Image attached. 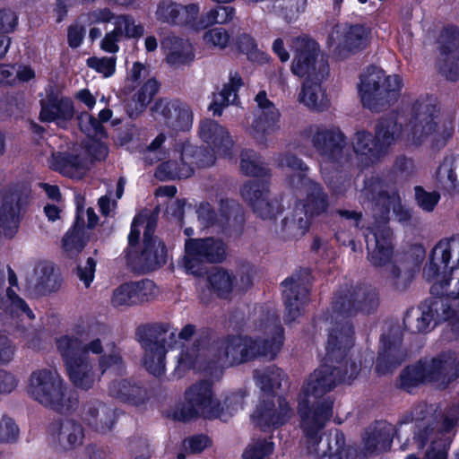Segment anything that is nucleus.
<instances>
[{"label": "nucleus", "instance_id": "34", "mask_svg": "<svg viewBox=\"0 0 459 459\" xmlns=\"http://www.w3.org/2000/svg\"><path fill=\"white\" fill-rule=\"evenodd\" d=\"M212 368L211 356L208 355V347L200 348L199 343H193L191 346L184 347L178 357V365L175 368V374L182 377L191 368L207 370Z\"/></svg>", "mask_w": 459, "mask_h": 459}, {"label": "nucleus", "instance_id": "39", "mask_svg": "<svg viewBox=\"0 0 459 459\" xmlns=\"http://www.w3.org/2000/svg\"><path fill=\"white\" fill-rule=\"evenodd\" d=\"M28 283L36 292L42 295L56 291L61 286V281L55 273L52 264L48 262H39L36 264Z\"/></svg>", "mask_w": 459, "mask_h": 459}, {"label": "nucleus", "instance_id": "47", "mask_svg": "<svg viewBox=\"0 0 459 459\" xmlns=\"http://www.w3.org/2000/svg\"><path fill=\"white\" fill-rule=\"evenodd\" d=\"M436 176L442 186L459 192V155H446L437 169Z\"/></svg>", "mask_w": 459, "mask_h": 459}, {"label": "nucleus", "instance_id": "18", "mask_svg": "<svg viewBox=\"0 0 459 459\" xmlns=\"http://www.w3.org/2000/svg\"><path fill=\"white\" fill-rule=\"evenodd\" d=\"M333 400L327 396L310 406V401L298 400L299 427L306 438L307 446L316 441L321 431L333 416Z\"/></svg>", "mask_w": 459, "mask_h": 459}, {"label": "nucleus", "instance_id": "54", "mask_svg": "<svg viewBox=\"0 0 459 459\" xmlns=\"http://www.w3.org/2000/svg\"><path fill=\"white\" fill-rule=\"evenodd\" d=\"M141 255L146 268L154 270L164 264L167 261V250L164 243L160 239L147 241Z\"/></svg>", "mask_w": 459, "mask_h": 459}, {"label": "nucleus", "instance_id": "61", "mask_svg": "<svg viewBox=\"0 0 459 459\" xmlns=\"http://www.w3.org/2000/svg\"><path fill=\"white\" fill-rule=\"evenodd\" d=\"M114 25L120 27V31L126 38H140L144 33V28L130 15H118L115 18Z\"/></svg>", "mask_w": 459, "mask_h": 459}, {"label": "nucleus", "instance_id": "20", "mask_svg": "<svg viewBox=\"0 0 459 459\" xmlns=\"http://www.w3.org/2000/svg\"><path fill=\"white\" fill-rule=\"evenodd\" d=\"M80 416L91 430L100 435L110 433L118 419L115 408L97 398H88L82 402Z\"/></svg>", "mask_w": 459, "mask_h": 459}, {"label": "nucleus", "instance_id": "16", "mask_svg": "<svg viewBox=\"0 0 459 459\" xmlns=\"http://www.w3.org/2000/svg\"><path fill=\"white\" fill-rule=\"evenodd\" d=\"M378 297L374 288L358 284L340 291L332 303V311L346 318L369 314L377 309Z\"/></svg>", "mask_w": 459, "mask_h": 459}, {"label": "nucleus", "instance_id": "62", "mask_svg": "<svg viewBox=\"0 0 459 459\" xmlns=\"http://www.w3.org/2000/svg\"><path fill=\"white\" fill-rule=\"evenodd\" d=\"M413 279V273L411 269L392 265L388 275L390 283L398 290H406Z\"/></svg>", "mask_w": 459, "mask_h": 459}, {"label": "nucleus", "instance_id": "23", "mask_svg": "<svg viewBox=\"0 0 459 459\" xmlns=\"http://www.w3.org/2000/svg\"><path fill=\"white\" fill-rule=\"evenodd\" d=\"M241 195L252 206L255 213L263 220H273L281 212L282 207L272 195L268 186L259 182H249L243 186Z\"/></svg>", "mask_w": 459, "mask_h": 459}, {"label": "nucleus", "instance_id": "52", "mask_svg": "<svg viewBox=\"0 0 459 459\" xmlns=\"http://www.w3.org/2000/svg\"><path fill=\"white\" fill-rule=\"evenodd\" d=\"M254 377L263 392L271 394L281 388L286 375L280 368L272 366L262 370H255Z\"/></svg>", "mask_w": 459, "mask_h": 459}, {"label": "nucleus", "instance_id": "42", "mask_svg": "<svg viewBox=\"0 0 459 459\" xmlns=\"http://www.w3.org/2000/svg\"><path fill=\"white\" fill-rule=\"evenodd\" d=\"M4 286L5 275L4 272H0V308L12 315H26L29 319H33L34 314L27 303L11 287Z\"/></svg>", "mask_w": 459, "mask_h": 459}, {"label": "nucleus", "instance_id": "26", "mask_svg": "<svg viewBox=\"0 0 459 459\" xmlns=\"http://www.w3.org/2000/svg\"><path fill=\"white\" fill-rule=\"evenodd\" d=\"M21 192L17 186L0 191V242L12 239L19 229Z\"/></svg>", "mask_w": 459, "mask_h": 459}, {"label": "nucleus", "instance_id": "32", "mask_svg": "<svg viewBox=\"0 0 459 459\" xmlns=\"http://www.w3.org/2000/svg\"><path fill=\"white\" fill-rule=\"evenodd\" d=\"M351 145L356 158L363 166L377 164L385 157L375 135L367 130L356 131L351 137Z\"/></svg>", "mask_w": 459, "mask_h": 459}, {"label": "nucleus", "instance_id": "60", "mask_svg": "<svg viewBox=\"0 0 459 459\" xmlns=\"http://www.w3.org/2000/svg\"><path fill=\"white\" fill-rule=\"evenodd\" d=\"M235 16V9L231 6L219 5L208 11L203 18V26L225 24L230 22Z\"/></svg>", "mask_w": 459, "mask_h": 459}, {"label": "nucleus", "instance_id": "29", "mask_svg": "<svg viewBox=\"0 0 459 459\" xmlns=\"http://www.w3.org/2000/svg\"><path fill=\"white\" fill-rule=\"evenodd\" d=\"M383 345L379 351L376 370L382 375L399 367L406 359L407 351L402 346V333L399 328L393 329L387 336H383Z\"/></svg>", "mask_w": 459, "mask_h": 459}, {"label": "nucleus", "instance_id": "35", "mask_svg": "<svg viewBox=\"0 0 459 459\" xmlns=\"http://www.w3.org/2000/svg\"><path fill=\"white\" fill-rule=\"evenodd\" d=\"M219 230L229 235H238L245 223L242 206L233 199H221L219 206Z\"/></svg>", "mask_w": 459, "mask_h": 459}, {"label": "nucleus", "instance_id": "8", "mask_svg": "<svg viewBox=\"0 0 459 459\" xmlns=\"http://www.w3.org/2000/svg\"><path fill=\"white\" fill-rule=\"evenodd\" d=\"M360 370L356 362H348L339 366L333 363L325 364L316 368L303 383L298 400L310 401V398L320 401L341 383H351Z\"/></svg>", "mask_w": 459, "mask_h": 459}, {"label": "nucleus", "instance_id": "13", "mask_svg": "<svg viewBox=\"0 0 459 459\" xmlns=\"http://www.w3.org/2000/svg\"><path fill=\"white\" fill-rule=\"evenodd\" d=\"M291 47L294 59L291 65L292 73L305 80H325L329 69L327 61L321 56L316 41L307 36L293 38Z\"/></svg>", "mask_w": 459, "mask_h": 459}, {"label": "nucleus", "instance_id": "9", "mask_svg": "<svg viewBox=\"0 0 459 459\" xmlns=\"http://www.w3.org/2000/svg\"><path fill=\"white\" fill-rule=\"evenodd\" d=\"M174 418L181 421L197 418L227 420L223 408L214 396L212 385L207 380L196 382L186 389L184 403L175 411Z\"/></svg>", "mask_w": 459, "mask_h": 459}, {"label": "nucleus", "instance_id": "58", "mask_svg": "<svg viewBox=\"0 0 459 459\" xmlns=\"http://www.w3.org/2000/svg\"><path fill=\"white\" fill-rule=\"evenodd\" d=\"M80 130L91 139H103L106 132L102 124L91 114L84 111L77 117Z\"/></svg>", "mask_w": 459, "mask_h": 459}, {"label": "nucleus", "instance_id": "63", "mask_svg": "<svg viewBox=\"0 0 459 459\" xmlns=\"http://www.w3.org/2000/svg\"><path fill=\"white\" fill-rule=\"evenodd\" d=\"M273 451V442L264 439L256 440L245 450L243 459H265Z\"/></svg>", "mask_w": 459, "mask_h": 459}, {"label": "nucleus", "instance_id": "17", "mask_svg": "<svg viewBox=\"0 0 459 459\" xmlns=\"http://www.w3.org/2000/svg\"><path fill=\"white\" fill-rule=\"evenodd\" d=\"M328 319L330 326L325 347V359L329 363L339 366L348 362V369H350V363L354 362L347 359L348 353L354 344L353 325L348 318L338 316L333 311Z\"/></svg>", "mask_w": 459, "mask_h": 459}, {"label": "nucleus", "instance_id": "1", "mask_svg": "<svg viewBox=\"0 0 459 459\" xmlns=\"http://www.w3.org/2000/svg\"><path fill=\"white\" fill-rule=\"evenodd\" d=\"M359 199L371 211L374 219L369 228L373 238L366 237L368 260L373 266H385L391 261L394 250L393 234L387 225L390 210H393L400 221H408L411 214L402 204L397 190L388 186L376 176L365 179Z\"/></svg>", "mask_w": 459, "mask_h": 459}, {"label": "nucleus", "instance_id": "27", "mask_svg": "<svg viewBox=\"0 0 459 459\" xmlns=\"http://www.w3.org/2000/svg\"><path fill=\"white\" fill-rule=\"evenodd\" d=\"M198 136L206 144L213 154L219 156H230L234 146V141L228 128L219 122L204 118L199 122Z\"/></svg>", "mask_w": 459, "mask_h": 459}, {"label": "nucleus", "instance_id": "48", "mask_svg": "<svg viewBox=\"0 0 459 459\" xmlns=\"http://www.w3.org/2000/svg\"><path fill=\"white\" fill-rule=\"evenodd\" d=\"M324 80H305L299 93V101L310 109L323 110L327 107V100L321 88Z\"/></svg>", "mask_w": 459, "mask_h": 459}, {"label": "nucleus", "instance_id": "44", "mask_svg": "<svg viewBox=\"0 0 459 459\" xmlns=\"http://www.w3.org/2000/svg\"><path fill=\"white\" fill-rule=\"evenodd\" d=\"M243 85L242 79L238 73L230 72V82L223 86V89L213 95V100L209 106V110L213 116H221L223 108L234 103L238 97V91Z\"/></svg>", "mask_w": 459, "mask_h": 459}, {"label": "nucleus", "instance_id": "31", "mask_svg": "<svg viewBox=\"0 0 459 459\" xmlns=\"http://www.w3.org/2000/svg\"><path fill=\"white\" fill-rule=\"evenodd\" d=\"M199 13L195 4L182 5L172 0H161L155 12L157 21L171 25H193Z\"/></svg>", "mask_w": 459, "mask_h": 459}, {"label": "nucleus", "instance_id": "37", "mask_svg": "<svg viewBox=\"0 0 459 459\" xmlns=\"http://www.w3.org/2000/svg\"><path fill=\"white\" fill-rule=\"evenodd\" d=\"M166 53V61L171 66H180L190 63L194 57L191 43L174 35L167 36L161 42Z\"/></svg>", "mask_w": 459, "mask_h": 459}, {"label": "nucleus", "instance_id": "28", "mask_svg": "<svg viewBox=\"0 0 459 459\" xmlns=\"http://www.w3.org/2000/svg\"><path fill=\"white\" fill-rule=\"evenodd\" d=\"M294 411L289 402L283 397L274 400H264L253 413L255 423L264 429L269 427H280L287 423L293 416Z\"/></svg>", "mask_w": 459, "mask_h": 459}, {"label": "nucleus", "instance_id": "25", "mask_svg": "<svg viewBox=\"0 0 459 459\" xmlns=\"http://www.w3.org/2000/svg\"><path fill=\"white\" fill-rule=\"evenodd\" d=\"M156 295V285L150 280L127 282L113 290L110 303L114 307L122 309L148 302Z\"/></svg>", "mask_w": 459, "mask_h": 459}, {"label": "nucleus", "instance_id": "19", "mask_svg": "<svg viewBox=\"0 0 459 459\" xmlns=\"http://www.w3.org/2000/svg\"><path fill=\"white\" fill-rule=\"evenodd\" d=\"M430 292L433 297L423 304L433 316L434 323L450 321L455 308L448 304L446 299H459V276H442L433 283Z\"/></svg>", "mask_w": 459, "mask_h": 459}, {"label": "nucleus", "instance_id": "45", "mask_svg": "<svg viewBox=\"0 0 459 459\" xmlns=\"http://www.w3.org/2000/svg\"><path fill=\"white\" fill-rule=\"evenodd\" d=\"M108 393L111 396L138 405L147 398L146 390L136 385H132L126 379H117L110 383Z\"/></svg>", "mask_w": 459, "mask_h": 459}, {"label": "nucleus", "instance_id": "38", "mask_svg": "<svg viewBox=\"0 0 459 459\" xmlns=\"http://www.w3.org/2000/svg\"><path fill=\"white\" fill-rule=\"evenodd\" d=\"M310 226V220L303 208L295 206L292 212L285 216L275 232L283 239L299 238L304 236Z\"/></svg>", "mask_w": 459, "mask_h": 459}, {"label": "nucleus", "instance_id": "22", "mask_svg": "<svg viewBox=\"0 0 459 459\" xmlns=\"http://www.w3.org/2000/svg\"><path fill=\"white\" fill-rule=\"evenodd\" d=\"M311 143L323 158L340 161L343 158L347 141L339 127L315 126L311 128Z\"/></svg>", "mask_w": 459, "mask_h": 459}, {"label": "nucleus", "instance_id": "46", "mask_svg": "<svg viewBox=\"0 0 459 459\" xmlns=\"http://www.w3.org/2000/svg\"><path fill=\"white\" fill-rule=\"evenodd\" d=\"M50 168L70 178H81L85 169L84 162L79 155L57 152L53 153Z\"/></svg>", "mask_w": 459, "mask_h": 459}, {"label": "nucleus", "instance_id": "3", "mask_svg": "<svg viewBox=\"0 0 459 459\" xmlns=\"http://www.w3.org/2000/svg\"><path fill=\"white\" fill-rule=\"evenodd\" d=\"M255 329L263 336L254 340L231 335L214 341L208 346V355L214 368L238 365L257 357L273 359L283 345V328L279 316L272 311H261Z\"/></svg>", "mask_w": 459, "mask_h": 459}, {"label": "nucleus", "instance_id": "2", "mask_svg": "<svg viewBox=\"0 0 459 459\" xmlns=\"http://www.w3.org/2000/svg\"><path fill=\"white\" fill-rule=\"evenodd\" d=\"M55 343L70 382L83 391L91 389L97 380L96 359L93 356L99 357L98 366L101 374L123 362L120 352L115 347L110 352H105L102 339L91 329L76 334L61 335L56 338Z\"/></svg>", "mask_w": 459, "mask_h": 459}, {"label": "nucleus", "instance_id": "43", "mask_svg": "<svg viewBox=\"0 0 459 459\" xmlns=\"http://www.w3.org/2000/svg\"><path fill=\"white\" fill-rule=\"evenodd\" d=\"M54 435L59 445L66 450L82 444L84 431L82 425L74 420H64L53 425Z\"/></svg>", "mask_w": 459, "mask_h": 459}, {"label": "nucleus", "instance_id": "15", "mask_svg": "<svg viewBox=\"0 0 459 459\" xmlns=\"http://www.w3.org/2000/svg\"><path fill=\"white\" fill-rule=\"evenodd\" d=\"M215 157L200 147L185 144L175 157L159 165L155 177L160 180L187 178L194 173V165L198 167L212 166Z\"/></svg>", "mask_w": 459, "mask_h": 459}, {"label": "nucleus", "instance_id": "12", "mask_svg": "<svg viewBox=\"0 0 459 459\" xmlns=\"http://www.w3.org/2000/svg\"><path fill=\"white\" fill-rule=\"evenodd\" d=\"M425 406H421L414 411V417L420 421L419 429L413 436L411 446L419 451H424L423 459H446L447 452L452 443L455 430L447 436H442L431 428L435 424L436 418L431 410L428 412Z\"/></svg>", "mask_w": 459, "mask_h": 459}, {"label": "nucleus", "instance_id": "11", "mask_svg": "<svg viewBox=\"0 0 459 459\" xmlns=\"http://www.w3.org/2000/svg\"><path fill=\"white\" fill-rule=\"evenodd\" d=\"M28 394L45 407L62 412L69 410L67 388L56 369L34 370L29 378Z\"/></svg>", "mask_w": 459, "mask_h": 459}, {"label": "nucleus", "instance_id": "50", "mask_svg": "<svg viewBox=\"0 0 459 459\" xmlns=\"http://www.w3.org/2000/svg\"><path fill=\"white\" fill-rule=\"evenodd\" d=\"M212 290L220 298L227 299L235 290L236 275L223 268H215L208 276Z\"/></svg>", "mask_w": 459, "mask_h": 459}, {"label": "nucleus", "instance_id": "4", "mask_svg": "<svg viewBox=\"0 0 459 459\" xmlns=\"http://www.w3.org/2000/svg\"><path fill=\"white\" fill-rule=\"evenodd\" d=\"M455 127V113L440 117L437 100L421 96L411 104L406 142L412 147L428 143L430 149L440 151L453 138Z\"/></svg>", "mask_w": 459, "mask_h": 459}, {"label": "nucleus", "instance_id": "53", "mask_svg": "<svg viewBox=\"0 0 459 459\" xmlns=\"http://www.w3.org/2000/svg\"><path fill=\"white\" fill-rule=\"evenodd\" d=\"M368 42V31L360 25L349 26L343 30L339 38V47L350 51L361 49Z\"/></svg>", "mask_w": 459, "mask_h": 459}, {"label": "nucleus", "instance_id": "40", "mask_svg": "<svg viewBox=\"0 0 459 459\" xmlns=\"http://www.w3.org/2000/svg\"><path fill=\"white\" fill-rule=\"evenodd\" d=\"M297 206L303 208L306 215L310 220L315 216H320L326 212L329 207V197L319 183L307 180L304 204H298Z\"/></svg>", "mask_w": 459, "mask_h": 459}, {"label": "nucleus", "instance_id": "30", "mask_svg": "<svg viewBox=\"0 0 459 459\" xmlns=\"http://www.w3.org/2000/svg\"><path fill=\"white\" fill-rule=\"evenodd\" d=\"M282 294L286 307L285 322L290 324L300 315L303 305L307 299V280L299 275H292L282 282Z\"/></svg>", "mask_w": 459, "mask_h": 459}, {"label": "nucleus", "instance_id": "55", "mask_svg": "<svg viewBox=\"0 0 459 459\" xmlns=\"http://www.w3.org/2000/svg\"><path fill=\"white\" fill-rule=\"evenodd\" d=\"M240 169L245 175L250 177H266L270 171L264 165L261 157L251 149H246L240 152Z\"/></svg>", "mask_w": 459, "mask_h": 459}, {"label": "nucleus", "instance_id": "10", "mask_svg": "<svg viewBox=\"0 0 459 459\" xmlns=\"http://www.w3.org/2000/svg\"><path fill=\"white\" fill-rule=\"evenodd\" d=\"M166 324L143 325L137 327L136 340L143 350V366L152 375L160 377L166 370L167 339L174 337Z\"/></svg>", "mask_w": 459, "mask_h": 459}, {"label": "nucleus", "instance_id": "57", "mask_svg": "<svg viewBox=\"0 0 459 459\" xmlns=\"http://www.w3.org/2000/svg\"><path fill=\"white\" fill-rule=\"evenodd\" d=\"M432 322H434L433 316L424 304L417 310L408 312L403 319L404 325L412 333L427 331Z\"/></svg>", "mask_w": 459, "mask_h": 459}, {"label": "nucleus", "instance_id": "21", "mask_svg": "<svg viewBox=\"0 0 459 459\" xmlns=\"http://www.w3.org/2000/svg\"><path fill=\"white\" fill-rule=\"evenodd\" d=\"M459 267V235L443 238L433 247L430 263L423 271L427 280L437 278L446 270L453 271ZM446 276L444 274L443 276Z\"/></svg>", "mask_w": 459, "mask_h": 459}, {"label": "nucleus", "instance_id": "41", "mask_svg": "<svg viewBox=\"0 0 459 459\" xmlns=\"http://www.w3.org/2000/svg\"><path fill=\"white\" fill-rule=\"evenodd\" d=\"M402 133L403 126L395 117H382L377 121L374 135L385 156L400 139Z\"/></svg>", "mask_w": 459, "mask_h": 459}, {"label": "nucleus", "instance_id": "59", "mask_svg": "<svg viewBox=\"0 0 459 459\" xmlns=\"http://www.w3.org/2000/svg\"><path fill=\"white\" fill-rule=\"evenodd\" d=\"M440 51L442 56L459 55V28L446 27L440 35Z\"/></svg>", "mask_w": 459, "mask_h": 459}, {"label": "nucleus", "instance_id": "51", "mask_svg": "<svg viewBox=\"0 0 459 459\" xmlns=\"http://www.w3.org/2000/svg\"><path fill=\"white\" fill-rule=\"evenodd\" d=\"M280 128L279 119L256 116L251 125V135L258 144L268 147L269 136L277 133Z\"/></svg>", "mask_w": 459, "mask_h": 459}, {"label": "nucleus", "instance_id": "24", "mask_svg": "<svg viewBox=\"0 0 459 459\" xmlns=\"http://www.w3.org/2000/svg\"><path fill=\"white\" fill-rule=\"evenodd\" d=\"M152 111L156 118L160 117L174 130L188 131L192 126L193 112L190 107L180 100H159L154 103Z\"/></svg>", "mask_w": 459, "mask_h": 459}, {"label": "nucleus", "instance_id": "36", "mask_svg": "<svg viewBox=\"0 0 459 459\" xmlns=\"http://www.w3.org/2000/svg\"><path fill=\"white\" fill-rule=\"evenodd\" d=\"M345 437L338 429L330 430L325 438L321 437L307 446L310 453L319 458L343 459Z\"/></svg>", "mask_w": 459, "mask_h": 459}, {"label": "nucleus", "instance_id": "5", "mask_svg": "<svg viewBox=\"0 0 459 459\" xmlns=\"http://www.w3.org/2000/svg\"><path fill=\"white\" fill-rule=\"evenodd\" d=\"M425 406L428 412L431 410L436 418V423L431 426L436 432L440 433L442 436H447L455 430L459 422V404L449 407L443 411L438 406L434 404L419 403L416 405L410 414L404 416L403 420L398 422V428L395 429L391 423L380 420L376 421L370 425L363 437L364 449L368 454L380 453L387 451L391 447V444L394 435L400 438L403 427L409 423H414L415 430L414 435L419 429L420 420L414 417L416 409Z\"/></svg>", "mask_w": 459, "mask_h": 459}, {"label": "nucleus", "instance_id": "14", "mask_svg": "<svg viewBox=\"0 0 459 459\" xmlns=\"http://www.w3.org/2000/svg\"><path fill=\"white\" fill-rule=\"evenodd\" d=\"M227 245L220 238H189L185 243L184 267L188 273L202 276L206 273L204 264L224 261Z\"/></svg>", "mask_w": 459, "mask_h": 459}, {"label": "nucleus", "instance_id": "33", "mask_svg": "<svg viewBox=\"0 0 459 459\" xmlns=\"http://www.w3.org/2000/svg\"><path fill=\"white\" fill-rule=\"evenodd\" d=\"M74 115L73 101L68 98L51 93L46 100H41L39 118L43 122H56L58 126H65Z\"/></svg>", "mask_w": 459, "mask_h": 459}, {"label": "nucleus", "instance_id": "56", "mask_svg": "<svg viewBox=\"0 0 459 459\" xmlns=\"http://www.w3.org/2000/svg\"><path fill=\"white\" fill-rule=\"evenodd\" d=\"M83 235V221L77 216L73 229L63 238V247L69 255H76L83 249L85 246Z\"/></svg>", "mask_w": 459, "mask_h": 459}, {"label": "nucleus", "instance_id": "64", "mask_svg": "<svg viewBox=\"0 0 459 459\" xmlns=\"http://www.w3.org/2000/svg\"><path fill=\"white\" fill-rule=\"evenodd\" d=\"M439 71L447 80H459V55L442 56Z\"/></svg>", "mask_w": 459, "mask_h": 459}, {"label": "nucleus", "instance_id": "7", "mask_svg": "<svg viewBox=\"0 0 459 459\" xmlns=\"http://www.w3.org/2000/svg\"><path fill=\"white\" fill-rule=\"evenodd\" d=\"M402 88L399 75H388L382 69L371 66L360 76L359 92L365 108L381 112L396 103Z\"/></svg>", "mask_w": 459, "mask_h": 459}, {"label": "nucleus", "instance_id": "6", "mask_svg": "<svg viewBox=\"0 0 459 459\" xmlns=\"http://www.w3.org/2000/svg\"><path fill=\"white\" fill-rule=\"evenodd\" d=\"M401 386L410 391L420 384L446 389L459 378V351H447L407 367L401 374Z\"/></svg>", "mask_w": 459, "mask_h": 459}, {"label": "nucleus", "instance_id": "49", "mask_svg": "<svg viewBox=\"0 0 459 459\" xmlns=\"http://www.w3.org/2000/svg\"><path fill=\"white\" fill-rule=\"evenodd\" d=\"M158 90L159 85L157 81L149 79L128 102L127 112L129 116L134 117L142 113L157 93Z\"/></svg>", "mask_w": 459, "mask_h": 459}]
</instances>
